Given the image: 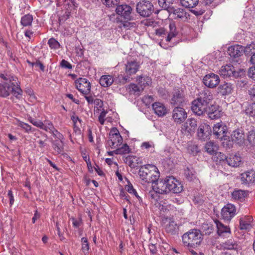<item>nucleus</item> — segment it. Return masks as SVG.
Listing matches in <instances>:
<instances>
[{"instance_id":"nucleus-29","label":"nucleus","mask_w":255,"mask_h":255,"mask_svg":"<svg viewBox=\"0 0 255 255\" xmlns=\"http://www.w3.org/2000/svg\"><path fill=\"white\" fill-rule=\"evenodd\" d=\"M114 79L112 75H105L101 77L99 80L100 85L103 87H108L114 82Z\"/></svg>"},{"instance_id":"nucleus-58","label":"nucleus","mask_w":255,"mask_h":255,"mask_svg":"<svg viewBox=\"0 0 255 255\" xmlns=\"http://www.w3.org/2000/svg\"><path fill=\"white\" fill-rule=\"evenodd\" d=\"M71 120L73 122V125H81L82 120L75 114H73L71 116Z\"/></svg>"},{"instance_id":"nucleus-41","label":"nucleus","mask_w":255,"mask_h":255,"mask_svg":"<svg viewBox=\"0 0 255 255\" xmlns=\"http://www.w3.org/2000/svg\"><path fill=\"white\" fill-rule=\"evenodd\" d=\"M245 112L247 116L255 118V103L249 104L246 108Z\"/></svg>"},{"instance_id":"nucleus-15","label":"nucleus","mask_w":255,"mask_h":255,"mask_svg":"<svg viewBox=\"0 0 255 255\" xmlns=\"http://www.w3.org/2000/svg\"><path fill=\"white\" fill-rule=\"evenodd\" d=\"M208 106L199 100H195L192 102L191 109L196 115L201 116L206 113Z\"/></svg>"},{"instance_id":"nucleus-9","label":"nucleus","mask_w":255,"mask_h":255,"mask_svg":"<svg viewBox=\"0 0 255 255\" xmlns=\"http://www.w3.org/2000/svg\"><path fill=\"white\" fill-rule=\"evenodd\" d=\"M75 86L77 89L83 95H87L91 91V84L86 78H80L75 82Z\"/></svg>"},{"instance_id":"nucleus-50","label":"nucleus","mask_w":255,"mask_h":255,"mask_svg":"<svg viewBox=\"0 0 255 255\" xmlns=\"http://www.w3.org/2000/svg\"><path fill=\"white\" fill-rule=\"evenodd\" d=\"M215 154V156H214V159H215V158H216L217 161H223V162L227 163L228 158L226 155L222 152H218L217 151Z\"/></svg>"},{"instance_id":"nucleus-59","label":"nucleus","mask_w":255,"mask_h":255,"mask_svg":"<svg viewBox=\"0 0 255 255\" xmlns=\"http://www.w3.org/2000/svg\"><path fill=\"white\" fill-rule=\"evenodd\" d=\"M18 126L24 129L26 132H29L31 129V127L30 125L22 122H19Z\"/></svg>"},{"instance_id":"nucleus-33","label":"nucleus","mask_w":255,"mask_h":255,"mask_svg":"<svg viewBox=\"0 0 255 255\" xmlns=\"http://www.w3.org/2000/svg\"><path fill=\"white\" fill-rule=\"evenodd\" d=\"M218 90L219 93L222 95L229 94L232 91V85L227 83L221 85L218 88Z\"/></svg>"},{"instance_id":"nucleus-4","label":"nucleus","mask_w":255,"mask_h":255,"mask_svg":"<svg viewBox=\"0 0 255 255\" xmlns=\"http://www.w3.org/2000/svg\"><path fill=\"white\" fill-rule=\"evenodd\" d=\"M182 241L185 246L196 248L199 247L203 240L201 232L197 229H192L182 236Z\"/></svg>"},{"instance_id":"nucleus-11","label":"nucleus","mask_w":255,"mask_h":255,"mask_svg":"<svg viewBox=\"0 0 255 255\" xmlns=\"http://www.w3.org/2000/svg\"><path fill=\"white\" fill-rule=\"evenodd\" d=\"M236 214L235 206L232 204H227L222 209V218L227 221H230Z\"/></svg>"},{"instance_id":"nucleus-57","label":"nucleus","mask_w":255,"mask_h":255,"mask_svg":"<svg viewBox=\"0 0 255 255\" xmlns=\"http://www.w3.org/2000/svg\"><path fill=\"white\" fill-rule=\"evenodd\" d=\"M126 189L130 194H133L137 198L139 197L136 190L133 188L132 185L130 183H129L128 185L126 186Z\"/></svg>"},{"instance_id":"nucleus-42","label":"nucleus","mask_w":255,"mask_h":255,"mask_svg":"<svg viewBox=\"0 0 255 255\" xmlns=\"http://www.w3.org/2000/svg\"><path fill=\"white\" fill-rule=\"evenodd\" d=\"M129 92L131 93H133L136 95H139L141 91L142 88H140V86L138 85H136L135 84H131L129 86Z\"/></svg>"},{"instance_id":"nucleus-14","label":"nucleus","mask_w":255,"mask_h":255,"mask_svg":"<svg viewBox=\"0 0 255 255\" xmlns=\"http://www.w3.org/2000/svg\"><path fill=\"white\" fill-rule=\"evenodd\" d=\"M197 134L199 139L205 140L211 134V128L208 124L203 123L199 126Z\"/></svg>"},{"instance_id":"nucleus-7","label":"nucleus","mask_w":255,"mask_h":255,"mask_svg":"<svg viewBox=\"0 0 255 255\" xmlns=\"http://www.w3.org/2000/svg\"><path fill=\"white\" fill-rule=\"evenodd\" d=\"M169 31H166L164 28H160L156 30V35L159 36L165 37V41L169 42L171 39L177 34L176 28L174 23H170L169 25Z\"/></svg>"},{"instance_id":"nucleus-36","label":"nucleus","mask_w":255,"mask_h":255,"mask_svg":"<svg viewBox=\"0 0 255 255\" xmlns=\"http://www.w3.org/2000/svg\"><path fill=\"white\" fill-rule=\"evenodd\" d=\"M158 1L160 7L169 11L173 7L174 0H158Z\"/></svg>"},{"instance_id":"nucleus-52","label":"nucleus","mask_w":255,"mask_h":255,"mask_svg":"<svg viewBox=\"0 0 255 255\" xmlns=\"http://www.w3.org/2000/svg\"><path fill=\"white\" fill-rule=\"evenodd\" d=\"M107 113V111L102 109V111L100 113V114L98 117V121L101 125H103L104 124L106 119V116Z\"/></svg>"},{"instance_id":"nucleus-48","label":"nucleus","mask_w":255,"mask_h":255,"mask_svg":"<svg viewBox=\"0 0 255 255\" xmlns=\"http://www.w3.org/2000/svg\"><path fill=\"white\" fill-rule=\"evenodd\" d=\"M104 4L109 7H114L118 6L119 3V0H102Z\"/></svg>"},{"instance_id":"nucleus-2","label":"nucleus","mask_w":255,"mask_h":255,"mask_svg":"<svg viewBox=\"0 0 255 255\" xmlns=\"http://www.w3.org/2000/svg\"><path fill=\"white\" fill-rule=\"evenodd\" d=\"M153 190L159 194H167L172 192L178 194L183 190L181 182L173 176H169L164 179H159L153 184Z\"/></svg>"},{"instance_id":"nucleus-1","label":"nucleus","mask_w":255,"mask_h":255,"mask_svg":"<svg viewBox=\"0 0 255 255\" xmlns=\"http://www.w3.org/2000/svg\"><path fill=\"white\" fill-rule=\"evenodd\" d=\"M2 81L0 83V97L5 98L12 94L17 99H20L22 91L18 84L17 78L11 75L1 74Z\"/></svg>"},{"instance_id":"nucleus-22","label":"nucleus","mask_w":255,"mask_h":255,"mask_svg":"<svg viewBox=\"0 0 255 255\" xmlns=\"http://www.w3.org/2000/svg\"><path fill=\"white\" fill-rule=\"evenodd\" d=\"M152 107L155 114L159 117L165 116L168 112V109L161 103L155 102L152 104Z\"/></svg>"},{"instance_id":"nucleus-43","label":"nucleus","mask_w":255,"mask_h":255,"mask_svg":"<svg viewBox=\"0 0 255 255\" xmlns=\"http://www.w3.org/2000/svg\"><path fill=\"white\" fill-rule=\"evenodd\" d=\"M130 150L127 144H124L121 147L117 148L115 150L116 154H125L129 153Z\"/></svg>"},{"instance_id":"nucleus-56","label":"nucleus","mask_w":255,"mask_h":255,"mask_svg":"<svg viewBox=\"0 0 255 255\" xmlns=\"http://www.w3.org/2000/svg\"><path fill=\"white\" fill-rule=\"evenodd\" d=\"M188 150L189 152L193 155H196L199 152V149L197 145H189L188 146Z\"/></svg>"},{"instance_id":"nucleus-38","label":"nucleus","mask_w":255,"mask_h":255,"mask_svg":"<svg viewBox=\"0 0 255 255\" xmlns=\"http://www.w3.org/2000/svg\"><path fill=\"white\" fill-rule=\"evenodd\" d=\"M199 0H180L181 5L186 8H193L197 5Z\"/></svg>"},{"instance_id":"nucleus-6","label":"nucleus","mask_w":255,"mask_h":255,"mask_svg":"<svg viewBox=\"0 0 255 255\" xmlns=\"http://www.w3.org/2000/svg\"><path fill=\"white\" fill-rule=\"evenodd\" d=\"M137 12L143 17H148L153 11V6L148 0H142L137 3Z\"/></svg>"},{"instance_id":"nucleus-40","label":"nucleus","mask_w":255,"mask_h":255,"mask_svg":"<svg viewBox=\"0 0 255 255\" xmlns=\"http://www.w3.org/2000/svg\"><path fill=\"white\" fill-rule=\"evenodd\" d=\"M177 229L176 223L172 220H169L168 223L165 226L166 231L169 233L173 234Z\"/></svg>"},{"instance_id":"nucleus-23","label":"nucleus","mask_w":255,"mask_h":255,"mask_svg":"<svg viewBox=\"0 0 255 255\" xmlns=\"http://www.w3.org/2000/svg\"><path fill=\"white\" fill-rule=\"evenodd\" d=\"M125 162L131 168H135L142 163V159L133 155H128L124 159Z\"/></svg>"},{"instance_id":"nucleus-25","label":"nucleus","mask_w":255,"mask_h":255,"mask_svg":"<svg viewBox=\"0 0 255 255\" xmlns=\"http://www.w3.org/2000/svg\"><path fill=\"white\" fill-rule=\"evenodd\" d=\"M244 51V47L235 45L228 48V53L231 57H236L240 56Z\"/></svg>"},{"instance_id":"nucleus-13","label":"nucleus","mask_w":255,"mask_h":255,"mask_svg":"<svg viewBox=\"0 0 255 255\" xmlns=\"http://www.w3.org/2000/svg\"><path fill=\"white\" fill-rule=\"evenodd\" d=\"M227 127L222 123H218L215 124L213 128V134L216 138L220 139H226Z\"/></svg>"},{"instance_id":"nucleus-64","label":"nucleus","mask_w":255,"mask_h":255,"mask_svg":"<svg viewBox=\"0 0 255 255\" xmlns=\"http://www.w3.org/2000/svg\"><path fill=\"white\" fill-rule=\"evenodd\" d=\"M249 95L252 100H255V87L254 86L249 90Z\"/></svg>"},{"instance_id":"nucleus-27","label":"nucleus","mask_w":255,"mask_h":255,"mask_svg":"<svg viewBox=\"0 0 255 255\" xmlns=\"http://www.w3.org/2000/svg\"><path fill=\"white\" fill-rule=\"evenodd\" d=\"M169 15L172 16L174 19H183L186 16V12L183 9L173 7L168 11Z\"/></svg>"},{"instance_id":"nucleus-28","label":"nucleus","mask_w":255,"mask_h":255,"mask_svg":"<svg viewBox=\"0 0 255 255\" xmlns=\"http://www.w3.org/2000/svg\"><path fill=\"white\" fill-rule=\"evenodd\" d=\"M52 147L56 154H61L64 151V140L55 139L52 141Z\"/></svg>"},{"instance_id":"nucleus-30","label":"nucleus","mask_w":255,"mask_h":255,"mask_svg":"<svg viewBox=\"0 0 255 255\" xmlns=\"http://www.w3.org/2000/svg\"><path fill=\"white\" fill-rule=\"evenodd\" d=\"M227 163L233 167L239 166L241 163V157L238 154L231 155L227 159Z\"/></svg>"},{"instance_id":"nucleus-55","label":"nucleus","mask_w":255,"mask_h":255,"mask_svg":"<svg viewBox=\"0 0 255 255\" xmlns=\"http://www.w3.org/2000/svg\"><path fill=\"white\" fill-rule=\"evenodd\" d=\"M28 120L33 125L41 129L42 126H43L42 122L40 120H35L31 117L28 119Z\"/></svg>"},{"instance_id":"nucleus-10","label":"nucleus","mask_w":255,"mask_h":255,"mask_svg":"<svg viewBox=\"0 0 255 255\" xmlns=\"http://www.w3.org/2000/svg\"><path fill=\"white\" fill-rule=\"evenodd\" d=\"M197 126V121L195 119H189L182 125L181 131L185 135H191L194 133Z\"/></svg>"},{"instance_id":"nucleus-37","label":"nucleus","mask_w":255,"mask_h":255,"mask_svg":"<svg viewBox=\"0 0 255 255\" xmlns=\"http://www.w3.org/2000/svg\"><path fill=\"white\" fill-rule=\"evenodd\" d=\"M32 21V15L30 14H27L21 18L20 23L23 26H28L31 25Z\"/></svg>"},{"instance_id":"nucleus-62","label":"nucleus","mask_w":255,"mask_h":255,"mask_svg":"<svg viewBox=\"0 0 255 255\" xmlns=\"http://www.w3.org/2000/svg\"><path fill=\"white\" fill-rule=\"evenodd\" d=\"M153 101V97L151 96H146L142 99L143 102L146 105L150 104Z\"/></svg>"},{"instance_id":"nucleus-45","label":"nucleus","mask_w":255,"mask_h":255,"mask_svg":"<svg viewBox=\"0 0 255 255\" xmlns=\"http://www.w3.org/2000/svg\"><path fill=\"white\" fill-rule=\"evenodd\" d=\"M247 140L251 146L255 147V130H251L249 132Z\"/></svg>"},{"instance_id":"nucleus-63","label":"nucleus","mask_w":255,"mask_h":255,"mask_svg":"<svg viewBox=\"0 0 255 255\" xmlns=\"http://www.w3.org/2000/svg\"><path fill=\"white\" fill-rule=\"evenodd\" d=\"M72 221V224L74 227L78 228L81 224L82 221L81 219L77 220L74 218L71 219Z\"/></svg>"},{"instance_id":"nucleus-31","label":"nucleus","mask_w":255,"mask_h":255,"mask_svg":"<svg viewBox=\"0 0 255 255\" xmlns=\"http://www.w3.org/2000/svg\"><path fill=\"white\" fill-rule=\"evenodd\" d=\"M205 148L208 153L214 155L218 150L219 147L215 143L210 141L206 143Z\"/></svg>"},{"instance_id":"nucleus-12","label":"nucleus","mask_w":255,"mask_h":255,"mask_svg":"<svg viewBox=\"0 0 255 255\" xmlns=\"http://www.w3.org/2000/svg\"><path fill=\"white\" fill-rule=\"evenodd\" d=\"M220 81L219 76L214 73L206 75L203 79L204 84L210 88L216 87L219 84Z\"/></svg>"},{"instance_id":"nucleus-49","label":"nucleus","mask_w":255,"mask_h":255,"mask_svg":"<svg viewBox=\"0 0 255 255\" xmlns=\"http://www.w3.org/2000/svg\"><path fill=\"white\" fill-rule=\"evenodd\" d=\"M185 175L188 180H193L195 177V171L192 168L187 167L185 170Z\"/></svg>"},{"instance_id":"nucleus-35","label":"nucleus","mask_w":255,"mask_h":255,"mask_svg":"<svg viewBox=\"0 0 255 255\" xmlns=\"http://www.w3.org/2000/svg\"><path fill=\"white\" fill-rule=\"evenodd\" d=\"M252 218L245 216L242 217L240 220V228L242 230H246L250 228V223L252 221Z\"/></svg>"},{"instance_id":"nucleus-39","label":"nucleus","mask_w":255,"mask_h":255,"mask_svg":"<svg viewBox=\"0 0 255 255\" xmlns=\"http://www.w3.org/2000/svg\"><path fill=\"white\" fill-rule=\"evenodd\" d=\"M183 102V98L179 91H176L173 94L171 100V103L174 105H179Z\"/></svg>"},{"instance_id":"nucleus-54","label":"nucleus","mask_w":255,"mask_h":255,"mask_svg":"<svg viewBox=\"0 0 255 255\" xmlns=\"http://www.w3.org/2000/svg\"><path fill=\"white\" fill-rule=\"evenodd\" d=\"M48 44L50 47L52 49H57L59 47V43L54 38H50L48 42Z\"/></svg>"},{"instance_id":"nucleus-46","label":"nucleus","mask_w":255,"mask_h":255,"mask_svg":"<svg viewBox=\"0 0 255 255\" xmlns=\"http://www.w3.org/2000/svg\"><path fill=\"white\" fill-rule=\"evenodd\" d=\"M54 128V127L51 122L45 121L44 123H43V126H42L41 129L50 132L52 130H53Z\"/></svg>"},{"instance_id":"nucleus-5","label":"nucleus","mask_w":255,"mask_h":255,"mask_svg":"<svg viewBox=\"0 0 255 255\" xmlns=\"http://www.w3.org/2000/svg\"><path fill=\"white\" fill-rule=\"evenodd\" d=\"M123 142V138L120 135L119 131L116 128H113L109 133V139L108 141V145L112 149L118 147Z\"/></svg>"},{"instance_id":"nucleus-34","label":"nucleus","mask_w":255,"mask_h":255,"mask_svg":"<svg viewBox=\"0 0 255 255\" xmlns=\"http://www.w3.org/2000/svg\"><path fill=\"white\" fill-rule=\"evenodd\" d=\"M247 195L246 192L241 190H235L232 193V198L240 201H243Z\"/></svg>"},{"instance_id":"nucleus-51","label":"nucleus","mask_w":255,"mask_h":255,"mask_svg":"<svg viewBox=\"0 0 255 255\" xmlns=\"http://www.w3.org/2000/svg\"><path fill=\"white\" fill-rule=\"evenodd\" d=\"M253 50H255V42H253L251 44L247 45L246 47H244V51L247 54L253 53Z\"/></svg>"},{"instance_id":"nucleus-44","label":"nucleus","mask_w":255,"mask_h":255,"mask_svg":"<svg viewBox=\"0 0 255 255\" xmlns=\"http://www.w3.org/2000/svg\"><path fill=\"white\" fill-rule=\"evenodd\" d=\"M81 250L82 252L87 254L89 250V245L87 239L86 238H82L81 239Z\"/></svg>"},{"instance_id":"nucleus-16","label":"nucleus","mask_w":255,"mask_h":255,"mask_svg":"<svg viewBox=\"0 0 255 255\" xmlns=\"http://www.w3.org/2000/svg\"><path fill=\"white\" fill-rule=\"evenodd\" d=\"M187 117V114L185 110L181 107H176L172 112V118L176 123H183Z\"/></svg>"},{"instance_id":"nucleus-18","label":"nucleus","mask_w":255,"mask_h":255,"mask_svg":"<svg viewBox=\"0 0 255 255\" xmlns=\"http://www.w3.org/2000/svg\"><path fill=\"white\" fill-rule=\"evenodd\" d=\"M234 67L231 64H227L222 66L219 70V74L224 78H228L231 76H238L239 74L235 73Z\"/></svg>"},{"instance_id":"nucleus-32","label":"nucleus","mask_w":255,"mask_h":255,"mask_svg":"<svg viewBox=\"0 0 255 255\" xmlns=\"http://www.w3.org/2000/svg\"><path fill=\"white\" fill-rule=\"evenodd\" d=\"M137 81L138 85L140 86V88H142V90H143L146 86H148L151 84V79L148 76H140L137 78Z\"/></svg>"},{"instance_id":"nucleus-24","label":"nucleus","mask_w":255,"mask_h":255,"mask_svg":"<svg viewBox=\"0 0 255 255\" xmlns=\"http://www.w3.org/2000/svg\"><path fill=\"white\" fill-rule=\"evenodd\" d=\"M217 228V233L219 236L225 237L230 234V229L227 226H225L218 220L215 221Z\"/></svg>"},{"instance_id":"nucleus-17","label":"nucleus","mask_w":255,"mask_h":255,"mask_svg":"<svg viewBox=\"0 0 255 255\" xmlns=\"http://www.w3.org/2000/svg\"><path fill=\"white\" fill-rule=\"evenodd\" d=\"M131 8L128 4L118 5L116 9V13L124 17V19L129 20L131 18Z\"/></svg>"},{"instance_id":"nucleus-47","label":"nucleus","mask_w":255,"mask_h":255,"mask_svg":"<svg viewBox=\"0 0 255 255\" xmlns=\"http://www.w3.org/2000/svg\"><path fill=\"white\" fill-rule=\"evenodd\" d=\"M223 247L228 250H234L237 248V244L234 241L230 240L224 243Z\"/></svg>"},{"instance_id":"nucleus-61","label":"nucleus","mask_w":255,"mask_h":255,"mask_svg":"<svg viewBox=\"0 0 255 255\" xmlns=\"http://www.w3.org/2000/svg\"><path fill=\"white\" fill-rule=\"evenodd\" d=\"M248 75L251 78L255 80V65L250 67L249 70Z\"/></svg>"},{"instance_id":"nucleus-3","label":"nucleus","mask_w":255,"mask_h":255,"mask_svg":"<svg viewBox=\"0 0 255 255\" xmlns=\"http://www.w3.org/2000/svg\"><path fill=\"white\" fill-rule=\"evenodd\" d=\"M138 175L143 183H152V188L153 184L159 180V172L158 169L152 164L141 166L139 169Z\"/></svg>"},{"instance_id":"nucleus-21","label":"nucleus","mask_w":255,"mask_h":255,"mask_svg":"<svg viewBox=\"0 0 255 255\" xmlns=\"http://www.w3.org/2000/svg\"><path fill=\"white\" fill-rule=\"evenodd\" d=\"M231 138L240 145H243L245 141V136L242 130L237 129L233 131L231 134Z\"/></svg>"},{"instance_id":"nucleus-26","label":"nucleus","mask_w":255,"mask_h":255,"mask_svg":"<svg viewBox=\"0 0 255 255\" xmlns=\"http://www.w3.org/2000/svg\"><path fill=\"white\" fill-rule=\"evenodd\" d=\"M212 99V95L208 90H204L200 92L199 97L196 99L199 101L209 106V103Z\"/></svg>"},{"instance_id":"nucleus-19","label":"nucleus","mask_w":255,"mask_h":255,"mask_svg":"<svg viewBox=\"0 0 255 255\" xmlns=\"http://www.w3.org/2000/svg\"><path fill=\"white\" fill-rule=\"evenodd\" d=\"M206 114L211 120L219 119L222 115L221 111L219 109V107L214 105H209L208 106Z\"/></svg>"},{"instance_id":"nucleus-60","label":"nucleus","mask_w":255,"mask_h":255,"mask_svg":"<svg viewBox=\"0 0 255 255\" xmlns=\"http://www.w3.org/2000/svg\"><path fill=\"white\" fill-rule=\"evenodd\" d=\"M94 104L95 105V108H96L97 110L99 111L100 110L99 108H102L103 106V102L99 99H95Z\"/></svg>"},{"instance_id":"nucleus-20","label":"nucleus","mask_w":255,"mask_h":255,"mask_svg":"<svg viewBox=\"0 0 255 255\" xmlns=\"http://www.w3.org/2000/svg\"><path fill=\"white\" fill-rule=\"evenodd\" d=\"M241 180L242 184L249 185L255 181V173L254 171L245 172L241 174Z\"/></svg>"},{"instance_id":"nucleus-8","label":"nucleus","mask_w":255,"mask_h":255,"mask_svg":"<svg viewBox=\"0 0 255 255\" xmlns=\"http://www.w3.org/2000/svg\"><path fill=\"white\" fill-rule=\"evenodd\" d=\"M140 64L135 60H130L127 62L125 68L126 73L127 75L123 78L125 83L129 81V76L135 74L138 70Z\"/></svg>"},{"instance_id":"nucleus-53","label":"nucleus","mask_w":255,"mask_h":255,"mask_svg":"<svg viewBox=\"0 0 255 255\" xmlns=\"http://www.w3.org/2000/svg\"><path fill=\"white\" fill-rule=\"evenodd\" d=\"M51 133L55 139L64 140L63 135L55 128L50 132Z\"/></svg>"}]
</instances>
